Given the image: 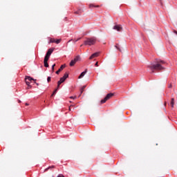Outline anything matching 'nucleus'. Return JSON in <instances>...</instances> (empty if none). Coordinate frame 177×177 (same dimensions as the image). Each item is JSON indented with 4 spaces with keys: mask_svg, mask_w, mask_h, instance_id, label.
<instances>
[{
    "mask_svg": "<svg viewBox=\"0 0 177 177\" xmlns=\"http://www.w3.org/2000/svg\"><path fill=\"white\" fill-rule=\"evenodd\" d=\"M62 42V39H55V44H60Z\"/></svg>",
    "mask_w": 177,
    "mask_h": 177,
    "instance_id": "18",
    "label": "nucleus"
},
{
    "mask_svg": "<svg viewBox=\"0 0 177 177\" xmlns=\"http://www.w3.org/2000/svg\"><path fill=\"white\" fill-rule=\"evenodd\" d=\"M78 60H80L79 55L76 56L73 59H72L71 61L69 66H71V67H73V66H74V64H75V63H77V62H78Z\"/></svg>",
    "mask_w": 177,
    "mask_h": 177,
    "instance_id": "5",
    "label": "nucleus"
},
{
    "mask_svg": "<svg viewBox=\"0 0 177 177\" xmlns=\"http://www.w3.org/2000/svg\"><path fill=\"white\" fill-rule=\"evenodd\" d=\"M48 39H49V44L55 43V39H52V38L49 37Z\"/></svg>",
    "mask_w": 177,
    "mask_h": 177,
    "instance_id": "14",
    "label": "nucleus"
},
{
    "mask_svg": "<svg viewBox=\"0 0 177 177\" xmlns=\"http://www.w3.org/2000/svg\"><path fill=\"white\" fill-rule=\"evenodd\" d=\"M89 8H99V6H95L93 4H90Z\"/></svg>",
    "mask_w": 177,
    "mask_h": 177,
    "instance_id": "21",
    "label": "nucleus"
},
{
    "mask_svg": "<svg viewBox=\"0 0 177 177\" xmlns=\"http://www.w3.org/2000/svg\"><path fill=\"white\" fill-rule=\"evenodd\" d=\"M164 64H165V61L161 59H156V62L151 63V65L148 66V68L151 71V73H154V70L160 71L165 68Z\"/></svg>",
    "mask_w": 177,
    "mask_h": 177,
    "instance_id": "1",
    "label": "nucleus"
},
{
    "mask_svg": "<svg viewBox=\"0 0 177 177\" xmlns=\"http://www.w3.org/2000/svg\"><path fill=\"white\" fill-rule=\"evenodd\" d=\"M55 66H56V64H55L52 66L53 71H55Z\"/></svg>",
    "mask_w": 177,
    "mask_h": 177,
    "instance_id": "24",
    "label": "nucleus"
},
{
    "mask_svg": "<svg viewBox=\"0 0 177 177\" xmlns=\"http://www.w3.org/2000/svg\"><path fill=\"white\" fill-rule=\"evenodd\" d=\"M30 81H34V79L30 76H26L25 78V82L28 86H30Z\"/></svg>",
    "mask_w": 177,
    "mask_h": 177,
    "instance_id": "6",
    "label": "nucleus"
},
{
    "mask_svg": "<svg viewBox=\"0 0 177 177\" xmlns=\"http://www.w3.org/2000/svg\"><path fill=\"white\" fill-rule=\"evenodd\" d=\"M81 13H82V10H78L77 11H75V15H80V14H81Z\"/></svg>",
    "mask_w": 177,
    "mask_h": 177,
    "instance_id": "15",
    "label": "nucleus"
},
{
    "mask_svg": "<svg viewBox=\"0 0 177 177\" xmlns=\"http://www.w3.org/2000/svg\"><path fill=\"white\" fill-rule=\"evenodd\" d=\"M50 80H51L50 76H48V77H47V82H50Z\"/></svg>",
    "mask_w": 177,
    "mask_h": 177,
    "instance_id": "22",
    "label": "nucleus"
},
{
    "mask_svg": "<svg viewBox=\"0 0 177 177\" xmlns=\"http://www.w3.org/2000/svg\"><path fill=\"white\" fill-rule=\"evenodd\" d=\"M50 168H55V166H50L48 168L46 169V171H48V169H50Z\"/></svg>",
    "mask_w": 177,
    "mask_h": 177,
    "instance_id": "23",
    "label": "nucleus"
},
{
    "mask_svg": "<svg viewBox=\"0 0 177 177\" xmlns=\"http://www.w3.org/2000/svg\"><path fill=\"white\" fill-rule=\"evenodd\" d=\"M67 78H68V73H66L64 75V76L60 78L59 81H58L57 88H59L60 86V85H62V84H63V82H64V81H66V80H67Z\"/></svg>",
    "mask_w": 177,
    "mask_h": 177,
    "instance_id": "3",
    "label": "nucleus"
},
{
    "mask_svg": "<svg viewBox=\"0 0 177 177\" xmlns=\"http://www.w3.org/2000/svg\"><path fill=\"white\" fill-rule=\"evenodd\" d=\"M122 27L120 25H115L113 26V30H116V31H121Z\"/></svg>",
    "mask_w": 177,
    "mask_h": 177,
    "instance_id": "9",
    "label": "nucleus"
},
{
    "mask_svg": "<svg viewBox=\"0 0 177 177\" xmlns=\"http://www.w3.org/2000/svg\"><path fill=\"white\" fill-rule=\"evenodd\" d=\"M66 67V65H62L60 66V68H59V70H57L55 73L56 74H59L60 73V71H62V70H63V68H64Z\"/></svg>",
    "mask_w": 177,
    "mask_h": 177,
    "instance_id": "11",
    "label": "nucleus"
},
{
    "mask_svg": "<svg viewBox=\"0 0 177 177\" xmlns=\"http://www.w3.org/2000/svg\"><path fill=\"white\" fill-rule=\"evenodd\" d=\"M97 41V39L95 37L87 38L84 41V45L86 46H92V45H95L96 42Z\"/></svg>",
    "mask_w": 177,
    "mask_h": 177,
    "instance_id": "2",
    "label": "nucleus"
},
{
    "mask_svg": "<svg viewBox=\"0 0 177 177\" xmlns=\"http://www.w3.org/2000/svg\"><path fill=\"white\" fill-rule=\"evenodd\" d=\"M84 88H86V86H83L80 89V95L84 92Z\"/></svg>",
    "mask_w": 177,
    "mask_h": 177,
    "instance_id": "16",
    "label": "nucleus"
},
{
    "mask_svg": "<svg viewBox=\"0 0 177 177\" xmlns=\"http://www.w3.org/2000/svg\"><path fill=\"white\" fill-rule=\"evenodd\" d=\"M80 39H81V38L77 39L75 41V42L80 41Z\"/></svg>",
    "mask_w": 177,
    "mask_h": 177,
    "instance_id": "29",
    "label": "nucleus"
},
{
    "mask_svg": "<svg viewBox=\"0 0 177 177\" xmlns=\"http://www.w3.org/2000/svg\"><path fill=\"white\" fill-rule=\"evenodd\" d=\"M115 48H116V49H118V50H119L120 52H122V50L120 49V46H118V44L115 45Z\"/></svg>",
    "mask_w": 177,
    "mask_h": 177,
    "instance_id": "19",
    "label": "nucleus"
},
{
    "mask_svg": "<svg viewBox=\"0 0 177 177\" xmlns=\"http://www.w3.org/2000/svg\"><path fill=\"white\" fill-rule=\"evenodd\" d=\"M174 34H176V35H177V31L176 30H174Z\"/></svg>",
    "mask_w": 177,
    "mask_h": 177,
    "instance_id": "30",
    "label": "nucleus"
},
{
    "mask_svg": "<svg viewBox=\"0 0 177 177\" xmlns=\"http://www.w3.org/2000/svg\"><path fill=\"white\" fill-rule=\"evenodd\" d=\"M174 104H175V99L171 98V101L170 102V106H171V109H174Z\"/></svg>",
    "mask_w": 177,
    "mask_h": 177,
    "instance_id": "12",
    "label": "nucleus"
},
{
    "mask_svg": "<svg viewBox=\"0 0 177 177\" xmlns=\"http://www.w3.org/2000/svg\"><path fill=\"white\" fill-rule=\"evenodd\" d=\"M168 88H172V84H169V85L168 86Z\"/></svg>",
    "mask_w": 177,
    "mask_h": 177,
    "instance_id": "28",
    "label": "nucleus"
},
{
    "mask_svg": "<svg viewBox=\"0 0 177 177\" xmlns=\"http://www.w3.org/2000/svg\"><path fill=\"white\" fill-rule=\"evenodd\" d=\"M95 67H99V64H98L97 62L95 64Z\"/></svg>",
    "mask_w": 177,
    "mask_h": 177,
    "instance_id": "25",
    "label": "nucleus"
},
{
    "mask_svg": "<svg viewBox=\"0 0 177 177\" xmlns=\"http://www.w3.org/2000/svg\"><path fill=\"white\" fill-rule=\"evenodd\" d=\"M44 67H49V64H48V61H44Z\"/></svg>",
    "mask_w": 177,
    "mask_h": 177,
    "instance_id": "17",
    "label": "nucleus"
},
{
    "mask_svg": "<svg viewBox=\"0 0 177 177\" xmlns=\"http://www.w3.org/2000/svg\"><path fill=\"white\" fill-rule=\"evenodd\" d=\"M53 50H55V48H50L48 50L47 53L46 55H47V56H50V55H52V53H53Z\"/></svg>",
    "mask_w": 177,
    "mask_h": 177,
    "instance_id": "7",
    "label": "nucleus"
},
{
    "mask_svg": "<svg viewBox=\"0 0 177 177\" xmlns=\"http://www.w3.org/2000/svg\"><path fill=\"white\" fill-rule=\"evenodd\" d=\"M26 106H28V103H26Z\"/></svg>",
    "mask_w": 177,
    "mask_h": 177,
    "instance_id": "31",
    "label": "nucleus"
},
{
    "mask_svg": "<svg viewBox=\"0 0 177 177\" xmlns=\"http://www.w3.org/2000/svg\"><path fill=\"white\" fill-rule=\"evenodd\" d=\"M69 42H71V40H69Z\"/></svg>",
    "mask_w": 177,
    "mask_h": 177,
    "instance_id": "32",
    "label": "nucleus"
},
{
    "mask_svg": "<svg viewBox=\"0 0 177 177\" xmlns=\"http://www.w3.org/2000/svg\"><path fill=\"white\" fill-rule=\"evenodd\" d=\"M158 1L160 2V5H162V0H158Z\"/></svg>",
    "mask_w": 177,
    "mask_h": 177,
    "instance_id": "27",
    "label": "nucleus"
},
{
    "mask_svg": "<svg viewBox=\"0 0 177 177\" xmlns=\"http://www.w3.org/2000/svg\"><path fill=\"white\" fill-rule=\"evenodd\" d=\"M50 57L49 56V55H47L46 54V55H45V57H44V62H48V60H49V58H50Z\"/></svg>",
    "mask_w": 177,
    "mask_h": 177,
    "instance_id": "13",
    "label": "nucleus"
},
{
    "mask_svg": "<svg viewBox=\"0 0 177 177\" xmlns=\"http://www.w3.org/2000/svg\"><path fill=\"white\" fill-rule=\"evenodd\" d=\"M70 98L71 99H77V96H75V97L71 96V97H70Z\"/></svg>",
    "mask_w": 177,
    "mask_h": 177,
    "instance_id": "26",
    "label": "nucleus"
},
{
    "mask_svg": "<svg viewBox=\"0 0 177 177\" xmlns=\"http://www.w3.org/2000/svg\"><path fill=\"white\" fill-rule=\"evenodd\" d=\"M88 73V71L86 69L84 71H83L80 75H79V79L84 78L85 74Z\"/></svg>",
    "mask_w": 177,
    "mask_h": 177,
    "instance_id": "10",
    "label": "nucleus"
},
{
    "mask_svg": "<svg viewBox=\"0 0 177 177\" xmlns=\"http://www.w3.org/2000/svg\"><path fill=\"white\" fill-rule=\"evenodd\" d=\"M59 90V88L58 87H57V88L53 91V94H52V95H56V93H57V91Z\"/></svg>",
    "mask_w": 177,
    "mask_h": 177,
    "instance_id": "20",
    "label": "nucleus"
},
{
    "mask_svg": "<svg viewBox=\"0 0 177 177\" xmlns=\"http://www.w3.org/2000/svg\"><path fill=\"white\" fill-rule=\"evenodd\" d=\"M99 52L94 53L91 56L89 57L90 60H92V59H95V57H97L99 56Z\"/></svg>",
    "mask_w": 177,
    "mask_h": 177,
    "instance_id": "8",
    "label": "nucleus"
},
{
    "mask_svg": "<svg viewBox=\"0 0 177 177\" xmlns=\"http://www.w3.org/2000/svg\"><path fill=\"white\" fill-rule=\"evenodd\" d=\"M113 96H114L113 93H108L106 95V96L100 101L101 104H103L106 103V101L109 100V99H110V97H113Z\"/></svg>",
    "mask_w": 177,
    "mask_h": 177,
    "instance_id": "4",
    "label": "nucleus"
}]
</instances>
